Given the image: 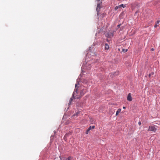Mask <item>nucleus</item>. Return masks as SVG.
<instances>
[{"label":"nucleus","instance_id":"1","mask_svg":"<svg viewBox=\"0 0 160 160\" xmlns=\"http://www.w3.org/2000/svg\"><path fill=\"white\" fill-rule=\"evenodd\" d=\"M82 96L81 92L79 93L78 91L77 88L74 91L72 97L74 99H78L80 98Z\"/></svg>","mask_w":160,"mask_h":160},{"label":"nucleus","instance_id":"2","mask_svg":"<svg viewBox=\"0 0 160 160\" xmlns=\"http://www.w3.org/2000/svg\"><path fill=\"white\" fill-rule=\"evenodd\" d=\"M88 91L87 88L86 87H83V88L81 90V94L82 96L85 94Z\"/></svg>","mask_w":160,"mask_h":160},{"label":"nucleus","instance_id":"3","mask_svg":"<svg viewBox=\"0 0 160 160\" xmlns=\"http://www.w3.org/2000/svg\"><path fill=\"white\" fill-rule=\"evenodd\" d=\"M157 129L153 126H150L149 127L148 131H152L155 132Z\"/></svg>","mask_w":160,"mask_h":160},{"label":"nucleus","instance_id":"4","mask_svg":"<svg viewBox=\"0 0 160 160\" xmlns=\"http://www.w3.org/2000/svg\"><path fill=\"white\" fill-rule=\"evenodd\" d=\"M127 100L129 101H131L132 100V97L131 96V94L130 93H129L127 97Z\"/></svg>","mask_w":160,"mask_h":160},{"label":"nucleus","instance_id":"5","mask_svg":"<svg viewBox=\"0 0 160 160\" xmlns=\"http://www.w3.org/2000/svg\"><path fill=\"white\" fill-rule=\"evenodd\" d=\"M101 8V6L100 4L99 3L97 4V11L98 12L99 11L100 9Z\"/></svg>","mask_w":160,"mask_h":160},{"label":"nucleus","instance_id":"6","mask_svg":"<svg viewBox=\"0 0 160 160\" xmlns=\"http://www.w3.org/2000/svg\"><path fill=\"white\" fill-rule=\"evenodd\" d=\"M109 48V46L108 44L106 43L105 44V50H108Z\"/></svg>","mask_w":160,"mask_h":160},{"label":"nucleus","instance_id":"7","mask_svg":"<svg viewBox=\"0 0 160 160\" xmlns=\"http://www.w3.org/2000/svg\"><path fill=\"white\" fill-rule=\"evenodd\" d=\"M121 109L120 108L118 109L116 112V116H117L118 114V113L121 112Z\"/></svg>","mask_w":160,"mask_h":160},{"label":"nucleus","instance_id":"8","mask_svg":"<svg viewBox=\"0 0 160 160\" xmlns=\"http://www.w3.org/2000/svg\"><path fill=\"white\" fill-rule=\"evenodd\" d=\"M160 23V21H158L157 22L156 24L155 25L154 27L155 28L157 27L158 26V25Z\"/></svg>","mask_w":160,"mask_h":160},{"label":"nucleus","instance_id":"9","mask_svg":"<svg viewBox=\"0 0 160 160\" xmlns=\"http://www.w3.org/2000/svg\"><path fill=\"white\" fill-rule=\"evenodd\" d=\"M95 128V126H90L89 128H88V129H89V130H91V129H93L94 128Z\"/></svg>","mask_w":160,"mask_h":160},{"label":"nucleus","instance_id":"10","mask_svg":"<svg viewBox=\"0 0 160 160\" xmlns=\"http://www.w3.org/2000/svg\"><path fill=\"white\" fill-rule=\"evenodd\" d=\"M121 8V7H120V5H119V6H117L115 7V9L116 10H118V8Z\"/></svg>","mask_w":160,"mask_h":160},{"label":"nucleus","instance_id":"11","mask_svg":"<svg viewBox=\"0 0 160 160\" xmlns=\"http://www.w3.org/2000/svg\"><path fill=\"white\" fill-rule=\"evenodd\" d=\"M110 38L113 36V32H109Z\"/></svg>","mask_w":160,"mask_h":160},{"label":"nucleus","instance_id":"12","mask_svg":"<svg viewBox=\"0 0 160 160\" xmlns=\"http://www.w3.org/2000/svg\"><path fill=\"white\" fill-rule=\"evenodd\" d=\"M69 134L68 133V134H66L65 136H64V139H65V138H67V137H68L69 135Z\"/></svg>","mask_w":160,"mask_h":160},{"label":"nucleus","instance_id":"13","mask_svg":"<svg viewBox=\"0 0 160 160\" xmlns=\"http://www.w3.org/2000/svg\"><path fill=\"white\" fill-rule=\"evenodd\" d=\"M106 36L107 37H108V38H110L109 33V32L107 33L106 34Z\"/></svg>","mask_w":160,"mask_h":160},{"label":"nucleus","instance_id":"14","mask_svg":"<svg viewBox=\"0 0 160 160\" xmlns=\"http://www.w3.org/2000/svg\"><path fill=\"white\" fill-rule=\"evenodd\" d=\"M120 7H123V8H124L125 7V5H123V4H122L120 5Z\"/></svg>","mask_w":160,"mask_h":160},{"label":"nucleus","instance_id":"15","mask_svg":"<svg viewBox=\"0 0 160 160\" xmlns=\"http://www.w3.org/2000/svg\"><path fill=\"white\" fill-rule=\"evenodd\" d=\"M72 98H71L70 99V100H69V105H70V103H71L72 101Z\"/></svg>","mask_w":160,"mask_h":160},{"label":"nucleus","instance_id":"16","mask_svg":"<svg viewBox=\"0 0 160 160\" xmlns=\"http://www.w3.org/2000/svg\"><path fill=\"white\" fill-rule=\"evenodd\" d=\"M89 131L90 130H89V129H88L86 131V134H88Z\"/></svg>","mask_w":160,"mask_h":160},{"label":"nucleus","instance_id":"17","mask_svg":"<svg viewBox=\"0 0 160 160\" xmlns=\"http://www.w3.org/2000/svg\"><path fill=\"white\" fill-rule=\"evenodd\" d=\"M127 51H128V50L127 49H122V51L124 52H126Z\"/></svg>","mask_w":160,"mask_h":160},{"label":"nucleus","instance_id":"18","mask_svg":"<svg viewBox=\"0 0 160 160\" xmlns=\"http://www.w3.org/2000/svg\"><path fill=\"white\" fill-rule=\"evenodd\" d=\"M68 160H71V157H69L68 158Z\"/></svg>","mask_w":160,"mask_h":160},{"label":"nucleus","instance_id":"19","mask_svg":"<svg viewBox=\"0 0 160 160\" xmlns=\"http://www.w3.org/2000/svg\"><path fill=\"white\" fill-rule=\"evenodd\" d=\"M138 124L139 125H141V122H138Z\"/></svg>","mask_w":160,"mask_h":160},{"label":"nucleus","instance_id":"20","mask_svg":"<svg viewBox=\"0 0 160 160\" xmlns=\"http://www.w3.org/2000/svg\"><path fill=\"white\" fill-rule=\"evenodd\" d=\"M77 114H74L72 116V117H74L75 116H77Z\"/></svg>","mask_w":160,"mask_h":160},{"label":"nucleus","instance_id":"21","mask_svg":"<svg viewBox=\"0 0 160 160\" xmlns=\"http://www.w3.org/2000/svg\"><path fill=\"white\" fill-rule=\"evenodd\" d=\"M120 24L118 25L117 26V27H118V28H120Z\"/></svg>","mask_w":160,"mask_h":160},{"label":"nucleus","instance_id":"22","mask_svg":"<svg viewBox=\"0 0 160 160\" xmlns=\"http://www.w3.org/2000/svg\"><path fill=\"white\" fill-rule=\"evenodd\" d=\"M152 51H154V49L153 48H152L151 49Z\"/></svg>","mask_w":160,"mask_h":160},{"label":"nucleus","instance_id":"23","mask_svg":"<svg viewBox=\"0 0 160 160\" xmlns=\"http://www.w3.org/2000/svg\"><path fill=\"white\" fill-rule=\"evenodd\" d=\"M123 109H125V108L124 107H123Z\"/></svg>","mask_w":160,"mask_h":160},{"label":"nucleus","instance_id":"24","mask_svg":"<svg viewBox=\"0 0 160 160\" xmlns=\"http://www.w3.org/2000/svg\"><path fill=\"white\" fill-rule=\"evenodd\" d=\"M76 86H77V85H75V88H76Z\"/></svg>","mask_w":160,"mask_h":160},{"label":"nucleus","instance_id":"25","mask_svg":"<svg viewBox=\"0 0 160 160\" xmlns=\"http://www.w3.org/2000/svg\"><path fill=\"white\" fill-rule=\"evenodd\" d=\"M151 74H149V76H150V75H151Z\"/></svg>","mask_w":160,"mask_h":160},{"label":"nucleus","instance_id":"26","mask_svg":"<svg viewBox=\"0 0 160 160\" xmlns=\"http://www.w3.org/2000/svg\"><path fill=\"white\" fill-rule=\"evenodd\" d=\"M97 0L98 1H99V2L100 1V0Z\"/></svg>","mask_w":160,"mask_h":160}]
</instances>
